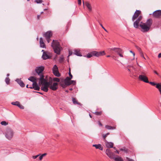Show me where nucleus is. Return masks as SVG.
Returning a JSON list of instances; mask_svg holds the SVG:
<instances>
[{
    "label": "nucleus",
    "mask_w": 161,
    "mask_h": 161,
    "mask_svg": "<svg viewBox=\"0 0 161 161\" xmlns=\"http://www.w3.org/2000/svg\"><path fill=\"white\" fill-rule=\"evenodd\" d=\"M152 23L153 20L151 19H148L145 23L141 22L139 25V26L141 28V31L143 32L148 31L150 30Z\"/></svg>",
    "instance_id": "nucleus-1"
},
{
    "label": "nucleus",
    "mask_w": 161,
    "mask_h": 161,
    "mask_svg": "<svg viewBox=\"0 0 161 161\" xmlns=\"http://www.w3.org/2000/svg\"><path fill=\"white\" fill-rule=\"evenodd\" d=\"M39 80L40 81L41 84L42 85L41 89L45 92H47L48 91V88H50V86L52 83V80L48 82L42 76L40 78Z\"/></svg>",
    "instance_id": "nucleus-2"
},
{
    "label": "nucleus",
    "mask_w": 161,
    "mask_h": 161,
    "mask_svg": "<svg viewBox=\"0 0 161 161\" xmlns=\"http://www.w3.org/2000/svg\"><path fill=\"white\" fill-rule=\"evenodd\" d=\"M51 46L53 49L55 53L59 55L60 52L62 50V47H61L59 42L57 40H53L51 44Z\"/></svg>",
    "instance_id": "nucleus-3"
},
{
    "label": "nucleus",
    "mask_w": 161,
    "mask_h": 161,
    "mask_svg": "<svg viewBox=\"0 0 161 161\" xmlns=\"http://www.w3.org/2000/svg\"><path fill=\"white\" fill-rule=\"evenodd\" d=\"M108 49L110 51H113L117 53L119 56L121 57H123L122 53L123 52L122 49L119 48L114 47L112 48H109Z\"/></svg>",
    "instance_id": "nucleus-4"
},
{
    "label": "nucleus",
    "mask_w": 161,
    "mask_h": 161,
    "mask_svg": "<svg viewBox=\"0 0 161 161\" xmlns=\"http://www.w3.org/2000/svg\"><path fill=\"white\" fill-rule=\"evenodd\" d=\"M44 69V67L42 66L37 67L35 69L36 72L39 75H40V78H41L42 76H43V78H44V76L42 73V72Z\"/></svg>",
    "instance_id": "nucleus-5"
},
{
    "label": "nucleus",
    "mask_w": 161,
    "mask_h": 161,
    "mask_svg": "<svg viewBox=\"0 0 161 161\" xmlns=\"http://www.w3.org/2000/svg\"><path fill=\"white\" fill-rule=\"evenodd\" d=\"M141 74L142 75H140L138 77L139 79L142 81H143L146 83H149L148 78L147 77L144 75V73L142 72Z\"/></svg>",
    "instance_id": "nucleus-6"
},
{
    "label": "nucleus",
    "mask_w": 161,
    "mask_h": 161,
    "mask_svg": "<svg viewBox=\"0 0 161 161\" xmlns=\"http://www.w3.org/2000/svg\"><path fill=\"white\" fill-rule=\"evenodd\" d=\"M13 135V130L10 129L7 130L6 134V137L9 140L11 139Z\"/></svg>",
    "instance_id": "nucleus-7"
},
{
    "label": "nucleus",
    "mask_w": 161,
    "mask_h": 161,
    "mask_svg": "<svg viewBox=\"0 0 161 161\" xmlns=\"http://www.w3.org/2000/svg\"><path fill=\"white\" fill-rule=\"evenodd\" d=\"M42 51H43L42 56L43 59L46 60L51 58L52 55L50 53L47 52H44L43 50H42Z\"/></svg>",
    "instance_id": "nucleus-8"
},
{
    "label": "nucleus",
    "mask_w": 161,
    "mask_h": 161,
    "mask_svg": "<svg viewBox=\"0 0 161 161\" xmlns=\"http://www.w3.org/2000/svg\"><path fill=\"white\" fill-rule=\"evenodd\" d=\"M142 16L140 15V16L134 22V26L136 28H138L139 26V23L142 20Z\"/></svg>",
    "instance_id": "nucleus-9"
},
{
    "label": "nucleus",
    "mask_w": 161,
    "mask_h": 161,
    "mask_svg": "<svg viewBox=\"0 0 161 161\" xmlns=\"http://www.w3.org/2000/svg\"><path fill=\"white\" fill-rule=\"evenodd\" d=\"M92 54L93 56L98 57L99 56L104 55L105 54L104 51H103L99 52H97L96 51H94L92 52Z\"/></svg>",
    "instance_id": "nucleus-10"
},
{
    "label": "nucleus",
    "mask_w": 161,
    "mask_h": 161,
    "mask_svg": "<svg viewBox=\"0 0 161 161\" xmlns=\"http://www.w3.org/2000/svg\"><path fill=\"white\" fill-rule=\"evenodd\" d=\"M47 42L49 43L50 41V37L52 36V33L51 31H48L44 35Z\"/></svg>",
    "instance_id": "nucleus-11"
},
{
    "label": "nucleus",
    "mask_w": 161,
    "mask_h": 161,
    "mask_svg": "<svg viewBox=\"0 0 161 161\" xmlns=\"http://www.w3.org/2000/svg\"><path fill=\"white\" fill-rule=\"evenodd\" d=\"M106 153L107 155L111 159H113L115 157L114 153L111 152L110 149H107L106 150Z\"/></svg>",
    "instance_id": "nucleus-12"
},
{
    "label": "nucleus",
    "mask_w": 161,
    "mask_h": 161,
    "mask_svg": "<svg viewBox=\"0 0 161 161\" xmlns=\"http://www.w3.org/2000/svg\"><path fill=\"white\" fill-rule=\"evenodd\" d=\"M141 13V11L136 10L134 13V14L132 18V20L134 21L135 19L138 18Z\"/></svg>",
    "instance_id": "nucleus-13"
},
{
    "label": "nucleus",
    "mask_w": 161,
    "mask_h": 161,
    "mask_svg": "<svg viewBox=\"0 0 161 161\" xmlns=\"http://www.w3.org/2000/svg\"><path fill=\"white\" fill-rule=\"evenodd\" d=\"M29 88L31 89H34L36 90L39 91L40 88L36 82H35L32 84V86L29 87Z\"/></svg>",
    "instance_id": "nucleus-14"
},
{
    "label": "nucleus",
    "mask_w": 161,
    "mask_h": 161,
    "mask_svg": "<svg viewBox=\"0 0 161 161\" xmlns=\"http://www.w3.org/2000/svg\"><path fill=\"white\" fill-rule=\"evenodd\" d=\"M58 83L56 82H54L51 84L50 86V88L53 91L56 90L58 88Z\"/></svg>",
    "instance_id": "nucleus-15"
},
{
    "label": "nucleus",
    "mask_w": 161,
    "mask_h": 161,
    "mask_svg": "<svg viewBox=\"0 0 161 161\" xmlns=\"http://www.w3.org/2000/svg\"><path fill=\"white\" fill-rule=\"evenodd\" d=\"M83 4L84 5V4L88 8V10L90 12H91L92 10V7L91 6V4L90 3L87 1H86L85 3L84 2V1H83Z\"/></svg>",
    "instance_id": "nucleus-16"
},
{
    "label": "nucleus",
    "mask_w": 161,
    "mask_h": 161,
    "mask_svg": "<svg viewBox=\"0 0 161 161\" xmlns=\"http://www.w3.org/2000/svg\"><path fill=\"white\" fill-rule=\"evenodd\" d=\"M153 15L156 18H158L161 15V10H157L153 12Z\"/></svg>",
    "instance_id": "nucleus-17"
},
{
    "label": "nucleus",
    "mask_w": 161,
    "mask_h": 161,
    "mask_svg": "<svg viewBox=\"0 0 161 161\" xmlns=\"http://www.w3.org/2000/svg\"><path fill=\"white\" fill-rule=\"evenodd\" d=\"M12 104L13 105L17 106L21 109H24V107L23 105H21L19 102L18 101L12 102Z\"/></svg>",
    "instance_id": "nucleus-18"
},
{
    "label": "nucleus",
    "mask_w": 161,
    "mask_h": 161,
    "mask_svg": "<svg viewBox=\"0 0 161 161\" xmlns=\"http://www.w3.org/2000/svg\"><path fill=\"white\" fill-rule=\"evenodd\" d=\"M16 81L22 87H24L25 86V85L23 82L19 79H17Z\"/></svg>",
    "instance_id": "nucleus-19"
},
{
    "label": "nucleus",
    "mask_w": 161,
    "mask_h": 161,
    "mask_svg": "<svg viewBox=\"0 0 161 161\" xmlns=\"http://www.w3.org/2000/svg\"><path fill=\"white\" fill-rule=\"evenodd\" d=\"M92 146L93 147H95L96 149H98L101 150H103V147L100 144L97 145L94 144Z\"/></svg>",
    "instance_id": "nucleus-20"
},
{
    "label": "nucleus",
    "mask_w": 161,
    "mask_h": 161,
    "mask_svg": "<svg viewBox=\"0 0 161 161\" xmlns=\"http://www.w3.org/2000/svg\"><path fill=\"white\" fill-rule=\"evenodd\" d=\"M40 43L41 47L44 48L45 47V45L44 43L42 38L41 37L40 38Z\"/></svg>",
    "instance_id": "nucleus-21"
},
{
    "label": "nucleus",
    "mask_w": 161,
    "mask_h": 161,
    "mask_svg": "<svg viewBox=\"0 0 161 161\" xmlns=\"http://www.w3.org/2000/svg\"><path fill=\"white\" fill-rule=\"evenodd\" d=\"M106 145L108 148H112L113 147V143L111 142H106Z\"/></svg>",
    "instance_id": "nucleus-22"
},
{
    "label": "nucleus",
    "mask_w": 161,
    "mask_h": 161,
    "mask_svg": "<svg viewBox=\"0 0 161 161\" xmlns=\"http://www.w3.org/2000/svg\"><path fill=\"white\" fill-rule=\"evenodd\" d=\"M28 80H29L33 82V83H35V82H36V78L35 77L31 76L28 78Z\"/></svg>",
    "instance_id": "nucleus-23"
},
{
    "label": "nucleus",
    "mask_w": 161,
    "mask_h": 161,
    "mask_svg": "<svg viewBox=\"0 0 161 161\" xmlns=\"http://www.w3.org/2000/svg\"><path fill=\"white\" fill-rule=\"evenodd\" d=\"M156 87L158 90L160 94H161V83H158Z\"/></svg>",
    "instance_id": "nucleus-24"
},
{
    "label": "nucleus",
    "mask_w": 161,
    "mask_h": 161,
    "mask_svg": "<svg viewBox=\"0 0 161 161\" xmlns=\"http://www.w3.org/2000/svg\"><path fill=\"white\" fill-rule=\"evenodd\" d=\"M72 78L71 77H66V78L64 80V83L65 85H66L69 82V81H70V80Z\"/></svg>",
    "instance_id": "nucleus-25"
},
{
    "label": "nucleus",
    "mask_w": 161,
    "mask_h": 161,
    "mask_svg": "<svg viewBox=\"0 0 161 161\" xmlns=\"http://www.w3.org/2000/svg\"><path fill=\"white\" fill-rule=\"evenodd\" d=\"M114 159L115 161H124L122 158L119 156H118L116 157H115Z\"/></svg>",
    "instance_id": "nucleus-26"
},
{
    "label": "nucleus",
    "mask_w": 161,
    "mask_h": 161,
    "mask_svg": "<svg viewBox=\"0 0 161 161\" xmlns=\"http://www.w3.org/2000/svg\"><path fill=\"white\" fill-rule=\"evenodd\" d=\"M105 128L108 130H114L116 128L114 126H111L106 125Z\"/></svg>",
    "instance_id": "nucleus-27"
},
{
    "label": "nucleus",
    "mask_w": 161,
    "mask_h": 161,
    "mask_svg": "<svg viewBox=\"0 0 161 161\" xmlns=\"http://www.w3.org/2000/svg\"><path fill=\"white\" fill-rule=\"evenodd\" d=\"M53 72L55 76L57 77H59L60 76V74L59 73L58 70Z\"/></svg>",
    "instance_id": "nucleus-28"
},
{
    "label": "nucleus",
    "mask_w": 161,
    "mask_h": 161,
    "mask_svg": "<svg viewBox=\"0 0 161 161\" xmlns=\"http://www.w3.org/2000/svg\"><path fill=\"white\" fill-rule=\"evenodd\" d=\"M72 101L74 104H80V103L77 102V101L76 100L75 98H72Z\"/></svg>",
    "instance_id": "nucleus-29"
},
{
    "label": "nucleus",
    "mask_w": 161,
    "mask_h": 161,
    "mask_svg": "<svg viewBox=\"0 0 161 161\" xmlns=\"http://www.w3.org/2000/svg\"><path fill=\"white\" fill-rule=\"evenodd\" d=\"M74 53L78 56H82L79 51L76 50L75 51Z\"/></svg>",
    "instance_id": "nucleus-30"
},
{
    "label": "nucleus",
    "mask_w": 161,
    "mask_h": 161,
    "mask_svg": "<svg viewBox=\"0 0 161 161\" xmlns=\"http://www.w3.org/2000/svg\"><path fill=\"white\" fill-rule=\"evenodd\" d=\"M75 83V81L70 80V81H69V82L66 85H70L72 84H74Z\"/></svg>",
    "instance_id": "nucleus-31"
},
{
    "label": "nucleus",
    "mask_w": 161,
    "mask_h": 161,
    "mask_svg": "<svg viewBox=\"0 0 161 161\" xmlns=\"http://www.w3.org/2000/svg\"><path fill=\"white\" fill-rule=\"evenodd\" d=\"M58 70V68L57 67V66L55 65L53 67V72H54V71H57V70Z\"/></svg>",
    "instance_id": "nucleus-32"
},
{
    "label": "nucleus",
    "mask_w": 161,
    "mask_h": 161,
    "mask_svg": "<svg viewBox=\"0 0 161 161\" xmlns=\"http://www.w3.org/2000/svg\"><path fill=\"white\" fill-rule=\"evenodd\" d=\"M102 111H100V112H96L93 113L97 115H101L102 114Z\"/></svg>",
    "instance_id": "nucleus-33"
},
{
    "label": "nucleus",
    "mask_w": 161,
    "mask_h": 161,
    "mask_svg": "<svg viewBox=\"0 0 161 161\" xmlns=\"http://www.w3.org/2000/svg\"><path fill=\"white\" fill-rule=\"evenodd\" d=\"M1 124L2 125H8V123L5 121H3L1 122Z\"/></svg>",
    "instance_id": "nucleus-34"
},
{
    "label": "nucleus",
    "mask_w": 161,
    "mask_h": 161,
    "mask_svg": "<svg viewBox=\"0 0 161 161\" xmlns=\"http://www.w3.org/2000/svg\"><path fill=\"white\" fill-rule=\"evenodd\" d=\"M93 55H92V52L91 53H89V54H88L87 55H86V57L88 58H90L91 57H92Z\"/></svg>",
    "instance_id": "nucleus-35"
},
{
    "label": "nucleus",
    "mask_w": 161,
    "mask_h": 161,
    "mask_svg": "<svg viewBox=\"0 0 161 161\" xmlns=\"http://www.w3.org/2000/svg\"><path fill=\"white\" fill-rule=\"evenodd\" d=\"M10 79L8 78H6L5 79L6 83L7 84H8L9 83Z\"/></svg>",
    "instance_id": "nucleus-36"
},
{
    "label": "nucleus",
    "mask_w": 161,
    "mask_h": 161,
    "mask_svg": "<svg viewBox=\"0 0 161 161\" xmlns=\"http://www.w3.org/2000/svg\"><path fill=\"white\" fill-rule=\"evenodd\" d=\"M53 80L54 81L59 82L60 81V80L58 78L55 77V78H53Z\"/></svg>",
    "instance_id": "nucleus-37"
},
{
    "label": "nucleus",
    "mask_w": 161,
    "mask_h": 161,
    "mask_svg": "<svg viewBox=\"0 0 161 161\" xmlns=\"http://www.w3.org/2000/svg\"><path fill=\"white\" fill-rule=\"evenodd\" d=\"M64 60V58L62 56L59 58V61L60 63H62Z\"/></svg>",
    "instance_id": "nucleus-38"
},
{
    "label": "nucleus",
    "mask_w": 161,
    "mask_h": 161,
    "mask_svg": "<svg viewBox=\"0 0 161 161\" xmlns=\"http://www.w3.org/2000/svg\"><path fill=\"white\" fill-rule=\"evenodd\" d=\"M107 135H106V134H103V137L104 139V140L105 141H106V137L107 136Z\"/></svg>",
    "instance_id": "nucleus-39"
},
{
    "label": "nucleus",
    "mask_w": 161,
    "mask_h": 161,
    "mask_svg": "<svg viewBox=\"0 0 161 161\" xmlns=\"http://www.w3.org/2000/svg\"><path fill=\"white\" fill-rule=\"evenodd\" d=\"M148 83H149L150 84L152 85H153V86H155V85L156 86V85L157 84L155 83H154L153 82H149Z\"/></svg>",
    "instance_id": "nucleus-40"
},
{
    "label": "nucleus",
    "mask_w": 161,
    "mask_h": 161,
    "mask_svg": "<svg viewBox=\"0 0 161 161\" xmlns=\"http://www.w3.org/2000/svg\"><path fill=\"white\" fill-rule=\"evenodd\" d=\"M35 2L37 3H42V0H36Z\"/></svg>",
    "instance_id": "nucleus-41"
},
{
    "label": "nucleus",
    "mask_w": 161,
    "mask_h": 161,
    "mask_svg": "<svg viewBox=\"0 0 161 161\" xmlns=\"http://www.w3.org/2000/svg\"><path fill=\"white\" fill-rule=\"evenodd\" d=\"M136 49L139 51L140 52H142V51L141 50V48L138 46H136Z\"/></svg>",
    "instance_id": "nucleus-42"
},
{
    "label": "nucleus",
    "mask_w": 161,
    "mask_h": 161,
    "mask_svg": "<svg viewBox=\"0 0 161 161\" xmlns=\"http://www.w3.org/2000/svg\"><path fill=\"white\" fill-rule=\"evenodd\" d=\"M69 76L70 77L72 78V75H71V72H70V68L69 69Z\"/></svg>",
    "instance_id": "nucleus-43"
},
{
    "label": "nucleus",
    "mask_w": 161,
    "mask_h": 161,
    "mask_svg": "<svg viewBox=\"0 0 161 161\" xmlns=\"http://www.w3.org/2000/svg\"><path fill=\"white\" fill-rule=\"evenodd\" d=\"M99 24L102 27L106 32H107V30L104 28V27L103 26V25H102L101 24V23H99Z\"/></svg>",
    "instance_id": "nucleus-44"
},
{
    "label": "nucleus",
    "mask_w": 161,
    "mask_h": 161,
    "mask_svg": "<svg viewBox=\"0 0 161 161\" xmlns=\"http://www.w3.org/2000/svg\"><path fill=\"white\" fill-rule=\"evenodd\" d=\"M140 53L141 54V56L145 59V57L144 56L143 54V53H142V52H140Z\"/></svg>",
    "instance_id": "nucleus-45"
},
{
    "label": "nucleus",
    "mask_w": 161,
    "mask_h": 161,
    "mask_svg": "<svg viewBox=\"0 0 161 161\" xmlns=\"http://www.w3.org/2000/svg\"><path fill=\"white\" fill-rule=\"evenodd\" d=\"M39 155H36V156H33L32 157V158H34V159H36V158Z\"/></svg>",
    "instance_id": "nucleus-46"
},
{
    "label": "nucleus",
    "mask_w": 161,
    "mask_h": 161,
    "mask_svg": "<svg viewBox=\"0 0 161 161\" xmlns=\"http://www.w3.org/2000/svg\"><path fill=\"white\" fill-rule=\"evenodd\" d=\"M78 0V4L79 5H81V0Z\"/></svg>",
    "instance_id": "nucleus-47"
},
{
    "label": "nucleus",
    "mask_w": 161,
    "mask_h": 161,
    "mask_svg": "<svg viewBox=\"0 0 161 161\" xmlns=\"http://www.w3.org/2000/svg\"><path fill=\"white\" fill-rule=\"evenodd\" d=\"M72 52L70 51H69V56H70L72 55Z\"/></svg>",
    "instance_id": "nucleus-48"
},
{
    "label": "nucleus",
    "mask_w": 161,
    "mask_h": 161,
    "mask_svg": "<svg viewBox=\"0 0 161 161\" xmlns=\"http://www.w3.org/2000/svg\"><path fill=\"white\" fill-rule=\"evenodd\" d=\"M127 159H128L127 161H134L132 159H130V158H127Z\"/></svg>",
    "instance_id": "nucleus-49"
},
{
    "label": "nucleus",
    "mask_w": 161,
    "mask_h": 161,
    "mask_svg": "<svg viewBox=\"0 0 161 161\" xmlns=\"http://www.w3.org/2000/svg\"><path fill=\"white\" fill-rule=\"evenodd\" d=\"M158 58H160L161 57V53L159 54L158 56Z\"/></svg>",
    "instance_id": "nucleus-50"
},
{
    "label": "nucleus",
    "mask_w": 161,
    "mask_h": 161,
    "mask_svg": "<svg viewBox=\"0 0 161 161\" xmlns=\"http://www.w3.org/2000/svg\"><path fill=\"white\" fill-rule=\"evenodd\" d=\"M47 155V153H44L42 154L41 156L43 157L44 156H45Z\"/></svg>",
    "instance_id": "nucleus-51"
},
{
    "label": "nucleus",
    "mask_w": 161,
    "mask_h": 161,
    "mask_svg": "<svg viewBox=\"0 0 161 161\" xmlns=\"http://www.w3.org/2000/svg\"><path fill=\"white\" fill-rule=\"evenodd\" d=\"M154 72L156 74H157V75H158V74L155 70L154 71Z\"/></svg>",
    "instance_id": "nucleus-52"
},
{
    "label": "nucleus",
    "mask_w": 161,
    "mask_h": 161,
    "mask_svg": "<svg viewBox=\"0 0 161 161\" xmlns=\"http://www.w3.org/2000/svg\"><path fill=\"white\" fill-rule=\"evenodd\" d=\"M43 157L41 155L39 157V159L41 160L42 159Z\"/></svg>",
    "instance_id": "nucleus-53"
},
{
    "label": "nucleus",
    "mask_w": 161,
    "mask_h": 161,
    "mask_svg": "<svg viewBox=\"0 0 161 161\" xmlns=\"http://www.w3.org/2000/svg\"><path fill=\"white\" fill-rule=\"evenodd\" d=\"M40 15H38L37 16V19L39 20V19H40Z\"/></svg>",
    "instance_id": "nucleus-54"
},
{
    "label": "nucleus",
    "mask_w": 161,
    "mask_h": 161,
    "mask_svg": "<svg viewBox=\"0 0 161 161\" xmlns=\"http://www.w3.org/2000/svg\"><path fill=\"white\" fill-rule=\"evenodd\" d=\"M99 124L101 126L102 125V124L101 123V122L100 121L99 122Z\"/></svg>",
    "instance_id": "nucleus-55"
},
{
    "label": "nucleus",
    "mask_w": 161,
    "mask_h": 161,
    "mask_svg": "<svg viewBox=\"0 0 161 161\" xmlns=\"http://www.w3.org/2000/svg\"><path fill=\"white\" fill-rule=\"evenodd\" d=\"M26 87L27 88H29V87H28V85H26Z\"/></svg>",
    "instance_id": "nucleus-56"
},
{
    "label": "nucleus",
    "mask_w": 161,
    "mask_h": 161,
    "mask_svg": "<svg viewBox=\"0 0 161 161\" xmlns=\"http://www.w3.org/2000/svg\"><path fill=\"white\" fill-rule=\"evenodd\" d=\"M116 152L118 153V154H119V151H117V150H116Z\"/></svg>",
    "instance_id": "nucleus-57"
},
{
    "label": "nucleus",
    "mask_w": 161,
    "mask_h": 161,
    "mask_svg": "<svg viewBox=\"0 0 161 161\" xmlns=\"http://www.w3.org/2000/svg\"><path fill=\"white\" fill-rule=\"evenodd\" d=\"M132 53L133 54V56H135V53H134V52H133V53Z\"/></svg>",
    "instance_id": "nucleus-58"
},
{
    "label": "nucleus",
    "mask_w": 161,
    "mask_h": 161,
    "mask_svg": "<svg viewBox=\"0 0 161 161\" xmlns=\"http://www.w3.org/2000/svg\"><path fill=\"white\" fill-rule=\"evenodd\" d=\"M109 134H110L109 133H108L106 134V135L108 136V135H109Z\"/></svg>",
    "instance_id": "nucleus-59"
},
{
    "label": "nucleus",
    "mask_w": 161,
    "mask_h": 161,
    "mask_svg": "<svg viewBox=\"0 0 161 161\" xmlns=\"http://www.w3.org/2000/svg\"><path fill=\"white\" fill-rule=\"evenodd\" d=\"M7 75V76H8L9 75V74H8Z\"/></svg>",
    "instance_id": "nucleus-60"
},
{
    "label": "nucleus",
    "mask_w": 161,
    "mask_h": 161,
    "mask_svg": "<svg viewBox=\"0 0 161 161\" xmlns=\"http://www.w3.org/2000/svg\"><path fill=\"white\" fill-rule=\"evenodd\" d=\"M41 14H43V12H41Z\"/></svg>",
    "instance_id": "nucleus-61"
},
{
    "label": "nucleus",
    "mask_w": 161,
    "mask_h": 161,
    "mask_svg": "<svg viewBox=\"0 0 161 161\" xmlns=\"http://www.w3.org/2000/svg\"><path fill=\"white\" fill-rule=\"evenodd\" d=\"M89 115L90 117L91 118H92V116H91L90 114H89Z\"/></svg>",
    "instance_id": "nucleus-62"
},
{
    "label": "nucleus",
    "mask_w": 161,
    "mask_h": 161,
    "mask_svg": "<svg viewBox=\"0 0 161 161\" xmlns=\"http://www.w3.org/2000/svg\"><path fill=\"white\" fill-rule=\"evenodd\" d=\"M110 57V55H107V57Z\"/></svg>",
    "instance_id": "nucleus-63"
},
{
    "label": "nucleus",
    "mask_w": 161,
    "mask_h": 161,
    "mask_svg": "<svg viewBox=\"0 0 161 161\" xmlns=\"http://www.w3.org/2000/svg\"><path fill=\"white\" fill-rule=\"evenodd\" d=\"M128 70L130 72V70L129 69H128Z\"/></svg>",
    "instance_id": "nucleus-64"
}]
</instances>
